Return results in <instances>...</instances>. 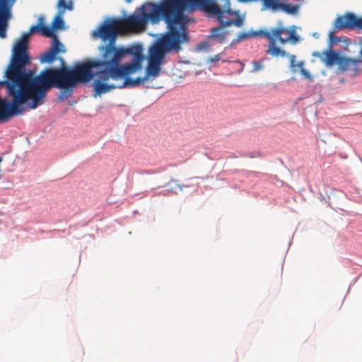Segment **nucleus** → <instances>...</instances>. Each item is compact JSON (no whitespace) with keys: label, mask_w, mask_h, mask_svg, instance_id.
Listing matches in <instances>:
<instances>
[{"label":"nucleus","mask_w":362,"mask_h":362,"mask_svg":"<svg viewBox=\"0 0 362 362\" xmlns=\"http://www.w3.org/2000/svg\"><path fill=\"white\" fill-rule=\"evenodd\" d=\"M33 32H31V28L27 33H23L21 38L16 42L13 49L12 58L23 57L29 56L28 53V40L30 35Z\"/></svg>","instance_id":"12"},{"label":"nucleus","mask_w":362,"mask_h":362,"mask_svg":"<svg viewBox=\"0 0 362 362\" xmlns=\"http://www.w3.org/2000/svg\"><path fill=\"white\" fill-rule=\"evenodd\" d=\"M219 59H220V56H219V54H218V55H216L214 57V58L211 59V62H217Z\"/></svg>","instance_id":"23"},{"label":"nucleus","mask_w":362,"mask_h":362,"mask_svg":"<svg viewBox=\"0 0 362 362\" xmlns=\"http://www.w3.org/2000/svg\"><path fill=\"white\" fill-rule=\"evenodd\" d=\"M187 10V0H163L159 4L148 2L141 6L140 12L135 11L127 18L105 21L93 33L95 38H100L108 43L100 47H110L112 52H122V57L133 54L132 49L124 47H116L117 35L125 31L142 32L148 21L158 23L160 20L165 22L172 21L175 15Z\"/></svg>","instance_id":"2"},{"label":"nucleus","mask_w":362,"mask_h":362,"mask_svg":"<svg viewBox=\"0 0 362 362\" xmlns=\"http://www.w3.org/2000/svg\"><path fill=\"white\" fill-rule=\"evenodd\" d=\"M334 29L341 30L344 29H358L362 30V18L358 17L353 13H348L344 16L338 17L334 21Z\"/></svg>","instance_id":"10"},{"label":"nucleus","mask_w":362,"mask_h":362,"mask_svg":"<svg viewBox=\"0 0 362 362\" xmlns=\"http://www.w3.org/2000/svg\"><path fill=\"white\" fill-rule=\"evenodd\" d=\"M16 0H0V37H6L8 21L11 17V8Z\"/></svg>","instance_id":"11"},{"label":"nucleus","mask_w":362,"mask_h":362,"mask_svg":"<svg viewBox=\"0 0 362 362\" xmlns=\"http://www.w3.org/2000/svg\"><path fill=\"white\" fill-rule=\"evenodd\" d=\"M161 64V62L148 59V64L144 76L137 77L136 79L132 78L129 77L130 76H127L124 85H130L131 87H136L143 84L145 81H148L150 77L153 78H156L160 74Z\"/></svg>","instance_id":"9"},{"label":"nucleus","mask_w":362,"mask_h":362,"mask_svg":"<svg viewBox=\"0 0 362 362\" xmlns=\"http://www.w3.org/2000/svg\"><path fill=\"white\" fill-rule=\"evenodd\" d=\"M100 57L88 62L76 64L72 69L69 68L65 90H70L79 83L90 81L94 76L97 78L93 81L95 97L101 95L116 88L131 87L124 85L127 76L135 74L141 69L142 56L135 54L132 63L122 64L124 57L122 52H112L110 47H99Z\"/></svg>","instance_id":"1"},{"label":"nucleus","mask_w":362,"mask_h":362,"mask_svg":"<svg viewBox=\"0 0 362 362\" xmlns=\"http://www.w3.org/2000/svg\"><path fill=\"white\" fill-rule=\"evenodd\" d=\"M59 100H62V99H63V96H62V95H60V96L59 97Z\"/></svg>","instance_id":"26"},{"label":"nucleus","mask_w":362,"mask_h":362,"mask_svg":"<svg viewBox=\"0 0 362 362\" xmlns=\"http://www.w3.org/2000/svg\"><path fill=\"white\" fill-rule=\"evenodd\" d=\"M252 35H259L266 38L269 42L267 53L274 57H284L286 56V52L276 46L277 42L281 45H285L287 42L295 45L299 41V37L294 29H289L281 25L274 28L261 30L253 34L241 33L238 35V40H245Z\"/></svg>","instance_id":"5"},{"label":"nucleus","mask_w":362,"mask_h":362,"mask_svg":"<svg viewBox=\"0 0 362 362\" xmlns=\"http://www.w3.org/2000/svg\"><path fill=\"white\" fill-rule=\"evenodd\" d=\"M127 4H130L133 0H125Z\"/></svg>","instance_id":"24"},{"label":"nucleus","mask_w":362,"mask_h":362,"mask_svg":"<svg viewBox=\"0 0 362 362\" xmlns=\"http://www.w3.org/2000/svg\"><path fill=\"white\" fill-rule=\"evenodd\" d=\"M361 65L362 59L344 57L339 69L341 71H349L352 76H356L361 71Z\"/></svg>","instance_id":"13"},{"label":"nucleus","mask_w":362,"mask_h":362,"mask_svg":"<svg viewBox=\"0 0 362 362\" xmlns=\"http://www.w3.org/2000/svg\"><path fill=\"white\" fill-rule=\"evenodd\" d=\"M197 7H200L206 13L216 16L220 24L227 26L235 25L237 27L243 25V19L240 17L235 20L227 19L225 16L227 12L224 9L221 10V7L211 0H187V10L194 9Z\"/></svg>","instance_id":"7"},{"label":"nucleus","mask_w":362,"mask_h":362,"mask_svg":"<svg viewBox=\"0 0 362 362\" xmlns=\"http://www.w3.org/2000/svg\"><path fill=\"white\" fill-rule=\"evenodd\" d=\"M360 57H362V47H361V51H360Z\"/></svg>","instance_id":"25"},{"label":"nucleus","mask_w":362,"mask_h":362,"mask_svg":"<svg viewBox=\"0 0 362 362\" xmlns=\"http://www.w3.org/2000/svg\"><path fill=\"white\" fill-rule=\"evenodd\" d=\"M207 45H207V43H205V42H204V43H202V44H200V45H199V47H198V49H199V50H201L202 48H204V47H206Z\"/></svg>","instance_id":"22"},{"label":"nucleus","mask_w":362,"mask_h":362,"mask_svg":"<svg viewBox=\"0 0 362 362\" xmlns=\"http://www.w3.org/2000/svg\"><path fill=\"white\" fill-rule=\"evenodd\" d=\"M8 96L12 98L11 103L0 97V122H7L11 117L21 114L23 110L21 106L28 102L11 87Z\"/></svg>","instance_id":"8"},{"label":"nucleus","mask_w":362,"mask_h":362,"mask_svg":"<svg viewBox=\"0 0 362 362\" xmlns=\"http://www.w3.org/2000/svg\"><path fill=\"white\" fill-rule=\"evenodd\" d=\"M329 37L331 45L339 42V37L334 35V32L329 33Z\"/></svg>","instance_id":"20"},{"label":"nucleus","mask_w":362,"mask_h":362,"mask_svg":"<svg viewBox=\"0 0 362 362\" xmlns=\"http://www.w3.org/2000/svg\"><path fill=\"white\" fill-rule=\"evenodd\" d=\"M2 161V158L0 156V163Z\"/></svg>","instance_id":"27"},{"label":"nucleus","mask_w":362,"mask_h":362,"mask_svg":"<svg viewBox=\"0 0 362 362\" xmlns=\"http://www.w3.org/2000/svg\"><path fill=\"white\" fill-rule=\"evenodd\" d=\"M30 64V56L12 58L6 75L11 81L8 86L27 101L31 100L30 108L35 109L44 103L50 88L56 87L65 90L69 68H47L35 76V71L26 69Z\"/></svg>","instance_id":"3"},{"label":"nucleus","mask_w":362,"mask_h":362,"mask_svg":"<svg viewBox=\"0 0 362 362\" xmlns=\"http://www.w3.org/2000/svg\"><path fill=\"white\" fill-rule=\"evenodd\" d=\"M62 14L58 13L54 18L52 23V27L53 30L63 29L64 25V21L62 18Z\"/></svg>","instance_id":"19"},{"label":"nucleus","mask_w":362,"mask_h":362,"mask_svg":"<svg viewBox=\"0 0 362 362\" xmlns=\"http://www.w3.org/2000/svg\"><path fill=\"white\" fill-rule=\"evenodd\" d=\"M253 71H257L261 70L263 68V65L260 62H253Z\"/></svg>","instance_id":"21"},{"label":"nucleus","mask_w":362,"mask_h":362,"mask_svg":"<svg viewBox=\"0 0 362 362\" xmlns=\"http://www.w3.org/2000/svg\"><path fill=\"white\" fill-rule=\"evenodd\" d=\"M322 55V57L321 59L327 66H332L334 64H337L339 69H340L344 58V57L341 56L339 53L332 50L331 47L329 49L324 51Z\"/></svg>","instance_id":"14"},{"label":"nucleus","mask_w":362,"mask_h":362,"mask_svg":"<svg viewBox=\"0 0 362 362\" xmlns=\"http://www.w3.org/2000/svg\"><path fill=\"white\" fill-rule=\"evenodd\" d=\"M57 8L58 9V13L63 14L66 10L71 11L74 8L73 1L71 0H58Z\"/></svg>","instance_id":"18"},{"label":"nucleus","mask_w":362,"mask_h":362,"mask_svg":"<svg viewBox=\"0 0 362 362\" xmlns=\"http://www.w3.org/2000/svg\"><path fill=\"white\" fill-rule=\"evenodd\" d=\"M52 28L47 25H43V18H39V24L31 26V32L40 31L47 37H52V42L49 49L41 55L40 61L42 63L52 64L56 59V56L59 53H65L66 49L64 45L60 42L57 35L53 33Z\"/></svg>","instance_id":"6"},{"label":"nucleus","mask_w":362,"mask_h":362,"mask_svg":"<svg viewBox=\"0 0 362 362\" xmlns=\"http://www.w3.org/2000/svg\"><path fill=\"white\" fill-rule=\"evenodd\" d=\"M226 27L227 25L221 24L220 26L213 28L210 38L217 43H223L229 34V32L226 30Z\"/></svg>","instance_id":"16"},{"label":"nucleus","mask_w":362,"mask_h":362,"mask_svg":"<svg viewBox=\"0 0 362 362\" xmlns=\"http://www.w3.org/2000/svg\"><path fill=\"white\" fill-rule=\"evenodd\" d=\"M300 9L299 4H291L288 3H281L280 10L290 15L297 14Z\"/></svg>","instance_id":"17"},{"label":"nucleus","mask_w":362,"mask_h":362,"mask_svg":"<svg viewBox=\"0 0 362 362\" xmlns=\"http://www.w3.org/2000/svg\"><path fill=\"white\" fill-rule=\"evenodd\" d=\"M184 13H179L166 22L168 31L149 50V60L163 63L167 52L172 50L178 52L180 45L189 41L184 21Z\"/></svg>","instance_id":"4"},{"label":"nucleus","mask_w":362,"mask_h":362,"mask_svg":"<svg viewBox=\"0 0 362 362\" xmlns=\"http://www.w3.org/2000/svg\"><path fill=\"white\" fill-rule=\"evenodd\" d=\"M296 56L291 54L289 56V68L292 73H296L299 71L301 75L306 79L312 81L314 77L309 73V71L304 68L305 63L303 61L296 62Z\"/></svg>","instance_id":"15"}]
</instances>
